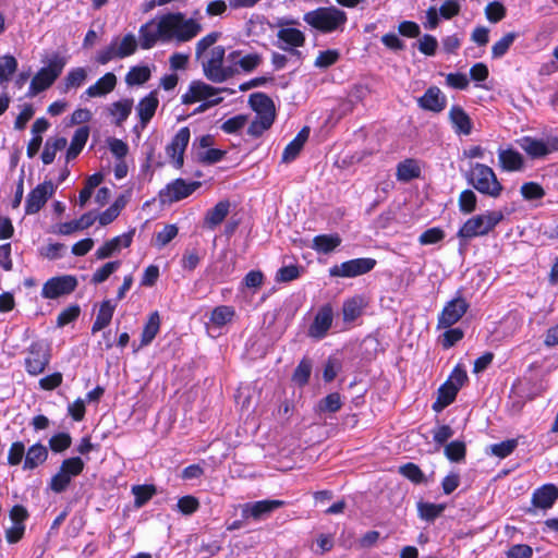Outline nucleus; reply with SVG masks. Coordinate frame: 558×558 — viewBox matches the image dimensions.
I'll use <instances>...</instances> for the list:
<instances>
[{"instance_id": "nucleus-64", "label": "nucleus", "mask_w": 558, "mask_h": 558, "mask_svg": "<svg viewBox=\"0 0 558 558\" xmlns=\"http://www.w3.org/2000/svg\"><path fill=\"white\" fill-rule=\"evenodd\" d=\"M70 483H71V481L68 477V475H65V473L61 469H59L57 474H54L51 477L49 487L54 493H61L66 489V487L69 486Z\"/></svg>"}, {"instance_id": "nucleus-1", "label": "nucleus", "mask_w": 558, "mask_h": 558, "mask_svg": "<svg viewBox=\"0 0 558 558\" xmlns=\"http://www.w3.org/2000/svg\"><path fill=\"white\" fill-rule=\"evenodd\" d=\"M202 31L194 19L183 13L172 12L156 16L140 28V45L143 49L153 48L158 41L182 44L190 41Z\"/></svg>"}, {"instance_id": "nucleus-24", "label": "nucleus", "mask_w": 558, "mask_h": 558, "mask_svg": "<svg viewBox=\"0 0 558 558\" xmlns=\"http://www.w3.org/2000/svg\"><path fill=\"white\" fill-rule=\"evenodd\" d=\"M332 324V310L326 305L318 310L313 324L308 329V335L316 339H322L326 336Z\"/></svg>"}, {"instance_id": "nucleus-36", "label": "nucleus", "mask_w": 558, "mask_h": 558, "mask_svg": "<svg viewBox=\"0 0 558 558\" xmlns=\"http://www.w3.org/2000/svg\"><path fill=\"white\" fill-rule=\"evenodd\" d=\"M154 69V65L132 66L125 75V83L129 86L143 85L150 78Z\"/></svg>"}, {"instance_id": "nucleus-47", "label": "nucleus", "mask_w": 558, "mask_h": 558, "mask_svg": "<svg viewBox=\"0 0 558 558\" xmlns=\"http://www.w3.org/2000/svg\"><path fill=\"white\" fill-rule=\"evenodd\" d=\"M84 461L78 457H73L65 459L62 463L60 469L68 475L70 481H72L73 477L80 475L84 470Z\"/></svg>"}, {"instance_id": "nucleus-60", "label": "nucleus", "mask_w": 558, "mask_h": 558, "mask_svg": "<svg viewBox=\"0 0 558 558\" xmlns=\"http://www.w3.org/2000/svg\"><path fill=\"white\" fill-rule=\"evenodd\" d=\"M132 493L135 496V505L142 507L153 497L155 488L148 485H138L132 488Z\"/></svg>"}, {"instance_id": "nucleus-29", "label": "nucleus", "mask_w": 558, "mask_h": 558, "mask_svg": "<svg viewBox=\"0 0 558 558\" xmlns=\"http://www.w3.org/2000/svg\"><path fill=\"white\" fill-rule=\"evenodd\" d=\"M117 85V76L108 72L101 76L95 84L90 85L86 90L85 95L89 98L102 97L111 93Z\"/></svg>"}, {"instance_id": "nucleus-45", "label": "nucleus", "mask_w": 558, "mask_h": 558, "mask_svg": "<svg viewBox=\"0 0 558 558\" xmlns=\"http://www.w3.org/2000/svg\"><path fill=\"white\" fill-rule=\"evenodd\" d=\"M517 38L515 33H507L504 35L498 41H496L492 47V57L495 59H499L506 54L510 46Z\"/></svg>"}, {"instance_id": "nucleus-51", "label": "nucleus", "mask_w": 558, "mask_h": 558, "mask_svg": "<svg viewBox=\"0 0 558 558\" xmlns=\"http://www.w3.org/2000/svg\"><path fill=\"white\" fill-rule=\"evenodd\" d=\"M340 57V53L336 49H328L324 51H319L318 56L315 59L314 65L319 69H327L330 65L335 64Z\"/></svg>"}, {"instance_id": "nucleus-59", "label": "nucleus", "mask_w": 558, "mask_h": 558, "mask_svg": "<svg viewBox=\"0 0 558 558\" xmlns=\"http://www.w3.org/2000/svg\"><path fill=\"white\" fill-rule=\"evenodd\" d=\"M521 195L527 201L539 199L544 197V189L535 182H527L521 186Z\"/></svg>"}, {"instance_id": "nucleus-48", "label": "nucleus", "mask_w": 558, "mask_h": 558, "mask_svg": "<svg viewBox=\"0 0 558 558\" xmlns=\"http://www.w3.org/2000/svg\"><path fill=\"white\" fill-rule=\"evenodd\" d=\"M247 116L238 114L225 121L220 129L227 134H236L247 124Z\"/></svg>"}, {"instance_id": "nucleus-19", "label": "nucleus", "mask_w": 558, "mask_h": 558, "mask_svg": "<svg viewBox=\"0 0 558 558\" xmlns=\"http://www.w3.org/2000/svg\"><path fill=\"white\" fill-rule=\"evenodd\" d=\"M469 304L462 298H456L447 303L438 317V328L448 329L465 314Z\"/></svg>"}, {"instance_id": "nucleus-61", "label": "nucleus", "mask_w": 558, "mask_h": 558, "mask_svg": "<svg viewBox=\"0 0 558 558\" xmlns=\"http://www.w3.org/2000/svg\"><path fill=\"white\" fill-rule=\"evenodd\" d=\"M120 267V262H109L105 264L102 267L97 269L92 278V281L95 283H101L109 278L118 268Z\"/></svg>"}, {"instance_id": "nucleus-12", "label": "nucleus", "mask_w": 558, "mask_h": 558, "mask_svg": "<svg viewBox=\"0 0 558 558\" xmlns=\"http://www.w3.org/2000/svg\"><path fill=\"white\" fill-rule=\"evenodd\" d=\"M190 137V129L186 126L181 128L166 146L169 162L177 169H180L184 163V153L189 145Z\"/></svg>"}, {"instance_id": "nucleus-31", "label": "nucleus", "mask_w": 558, "mask_h": 558, "mask_svg": "<svg viewBox=\"0 0 558 558\" xmlns=\"http://www.w3.org/2000/svg\"><path fill=\"white\" fill-rule=\"evenodd\" d=\"M158 105L159 99L156 90L150 92L147 96L140 100L136 107V111L143 125H146L154 117Z\"/></svg>"}, {"instance_id": "nucleus-16", "label": "nucleus", "mask_w": 558, "mask_h": 558, "mask_svg": "<svg viewBox=\"0 0 558 558\" xmlns=\"http://www.w3.org/2000/svg\"><path fill=\"white\" fill-rule=\"evenodd\" d=\"M199 186L201 182L189 183L183 179H177L160 191L159 197L162 203H174L190 196Z\"/></svg>"}, {"instance_id": "nucleus-10", "label": "nucleus", "mask_w": 558, "mask_h": 558, "mask_svg": "<svg viewBox=\"0 0 558 558\" xmlns=\"http://www.w3.org/2000/svg\"><path fill=\"white\" fill-rule=\"evenodd\" d=\"M277 38L279 48L282 50H291L302 47L305 43V34L298 28L299 22L289 17H281L277 21Z\"/></svg>"}, {"instance_id": "nucleus-28", "label": "nucleus", "mask_w": 558, "mask_h": 558, "mask_svg": "<svg viewBox=\"0 0 558 558\" xmlns=\"http://www.w3.org/2000/svg\"><path fill=\"white\" fill-rule=\"evenodd\" d=\"M558 498V488L554 484H545L533 493L532 502L542 509L551 508Z\"/></svg>"}, {"instance_id": "nucleus-22", "label": "nucleus", "mask_w": 558, "mask_h": 558, "mask_svg": "<svg viewBox=\"0 0 558 558\" xmlns=\"http://www.w3.org/2000/svg\"><path fill=\"white\" fill-rule=\"evenodd\" d=\"M417 104L424 110L440 112L446 108L447 98L438 87L432 86L418 98Z\"/></svg>"}, {"instance_id": "nucleus-55", "label": "nucleus", "mask_w": 558, "mask_h": 558, "mask_svg": "<svg viewBox=\"0 0 558 558\" xmlns=\"http://www.w3.org/2000/svg\"><path fill=\"white\" fill-rule=\"evenodd\" d=\"M517 446L518 441L515 439H508L499 444L492 445L489 447V451L492 454L504 459L511 454L513 450L517 448Z\"/></svg>"}, {"instance_id": "nucleus-14", "label": "nucleus", "mask_w": 558, "mask_h": 558, "mask_svg": "<svg viewBox=\"0 0 558 558\" xmlns=\"http://www.w3.org/2000/svg\"><path fill=\"white\" fill-rule=\"evenodd\" d=\"M374 266L375 260L372 258H355L332 266L329 269V275L331 277L352 278L368 272Z\"/></svg>"}, {"instance_id": "nucleus-21", "label": "nucleus", "mask_w": 558, "mask_h": 558, "mask_svg": "<svg viewBox=\"0 0 558 558\" xmlns=\"http://www.w3.org/2000/svg\"><path fill=\"white\" fill-rule=\"evenodd\" d=\"M227 62H231L234 68V75L240 71L252 72L262 62V57L258 53L242 54L239 50H233L227 56Z\"/></svg>"}, {"instance_id": "nucleus-17", "label": "nucleus", "mask_w": 558, "mask_h": 558, "mask_svg": "<svg viewBox=\"0 0 558 558\" xmlns=\"http://www.w3.org/2000/svg\"><path fill=\"white\" fill-rule=\"evenodd\" d=\"M9 517L11 524L5 529V539L9 544H15L24 536L28 512L23 506L16 505L10 510Z\"/></svg>"}, {"instance_id": "nucleus-39", "label": "nucleus", "mask_w": 558, "mask_h": 558, "mask_svg": "<svg viewBox=\"0 0 558 558\" xmlns=\"http://www.w3.org/2000/svg\"><path fill=\"white\" fill-rule=\"evenodd\" d=\"M160 329V316L158 312H153L145 324L142 337H141V347L148 345L157 336Z\"/></svg>"}, {"instance_id": "nucleus-35", "label": "nucleus", "mask_w": 558, "mask_h": 558, "mask_svg": "<svg viewBox=\"0 0 558 558\" xmlns=\"http://www.w3.org/2000/svg\"><path fill=\"white\" fill-rule=\"evenodd\" d=\"M367 301L361 295L353 296L343 303V319L344 322L355 320L366 307Z\"/></svg>"}, {"instance_id": "nucleus-44", "label": "nucleus", "mask_w": 558, "mask_h": 558, "mask_svg": "<svg viewBox=\"0 0 558 558\" xmlns=\"http://www.w3.org/2000/svg\"><path fill=\"white\" fill-rule=\"evenodd\" d=\"M87 77V72L84 68L72 69L64 78V92L71 88L80 87Z\"/></svg>"}, {"instance_id": "nucleus-18", "label": "nucleus", "mask_w": 558, "mask_h": 558, "mask_svg": "<svg viewBox=\"0 0 558 558\" xmlns=\"http://www.w3.org/2000/svg\"><path fill=\"white\" fill-rule=\"evenodd\" d=\"M284 506V501L278 499H265L244 504L242 517L244 519L262 520L267 518L272 511Z\"/></svg>"}, {"instance_id": "nucleus-53", "label": "nucleus", "mask_w": 558, "mask_h": 558, "mask_svg": "<svg viewBox=\"0 0 558 558\" xmlns=\"http://www.w3.org/2000/svg\"><path fill=\"white\" fill-rule=\"evenodd\" d=\"M445 454L450 461L453 462L463 460L465 457V444L460 440L449 442L445 447Z\"/></svg>"}, {"instance_id": "nucleus-58", "label": "nucleus", "mask_w": 558, "mask_h": 558, "mask_svg": "<svg viewBox=\"0 0 558 558\" xmlns=\"http://www.w3.org/2000/svg\"><path fill=\"white\" fill-rule=\"evenodd\" d=\"M72 439L68 433H59L49 439V447L53 452H62L71 446Z\"/></svg>"}, {"instance_id": "nucleus-41", "label": "nucleus", "mask_w": 558, "mask_h": 558, "mask_svg": "<svg viewBox=\"0 0 558 558\" xmlns=\"http://www.w3.org/2000/svg\"><path fill=\"white\" fill-rule=\"evenodd\" d=\"M421 174V166L414 159H405L397 167V179L399 181L408 182L412 179L418 178Z\"/></svg>"}, {"instance_id": "nucleus-2", "label": "nucleus", "mask_w": 558, "mask_h": 558, "mask_svg": "<svg viewBox=\"0 0 558 558\" xmlns=\"http://www.w3.org/2000/svg\"><path fill=\"white\" fill-rule=\"evenodd\" d=\"M303 21L314 29L329 34L342 31L347 24V13L336 7H323L304 14Z\"/></svg>"}, {"instance_id": "nucleus-3", "label": "nucleus", "mask_w": 558, "mask_h": 558, "mask_svg": "<svg viewBox=\"0 0 558 558\" xmlns=\"http://www.w3.org/2000/svg\"><path fill=\"white\" fill-rule=\"evenodd\" d=\"M204 75L214 83H222L234 76V68L227 62L226 49L215 46L201 58Z\"/></svg>"}, {"instance_id": "nucleus-23", "label": "nucleus", "mask_w": 558, "mask_h": 558, "mask_svg": "<svg viewBox=\"0 0 558 558\" xmlns=\"http://www.w3.org/2000/svg\"><path fill=\"white\" fill-rule=\"evenodd\" d=\"M498 161L500 168L507 172L522 171L525 167L524 157L513 148H499Z\"/></svg>"}, {"instance_id": "nucleus-50", "label": "nucleus", "mask_w": 558, "mask_h": 558, "mask_svg": "<svg viewBox=\"0 0 558 558\" xmlns=\"http://www.w3.org/2000/svg\"><path fill=\"white\" fill-rule=\"evenodd\" d=\"M17 61L13 56H3L0 58V84L7 82L16 71Z\"/></svg>"}, {"instance_id": "nucleus-46", "label": "nucleus", "mask_w": 558, "mask_h": 558, "mask_svg": "<svg viewBox=\"0 0 558 558\" xmlns=\"http://www.w3.org/2000/svg\"><path fill=\"white\" fill-rule=\"evenodd\" d=\"M84 461L78 457H73L65 459L62 463L60 469L68 475L70 481H72L73 477L80 475L84 470Z\"/></svg>"}, {"instance_id": "nucleus-15", "label": "nucleus", "mask_w": 558, "mask_h": 558, "mask_svg": "<svg viewBox=\"0 0 558 558\" xmlns=\"http://www.w3.org/2000/svg\"><path fill=\"white\" fill-rule=\"evenodd\" d=\"M56 185L51 181H45L33 189L25 202V213L34 215L38 213L47 201L54 194Z\"/></svg>"}, {"instance_id": "nucleus-20", "label": "nucleus", "mask_w": 558, "mask_h": 558, "mask_svg": "<svg viewBox=\"0 0 558 558\" xmlns=\"http://www.w3.org/2000/svg\"><path fill=\"white\" fill-rule=\"evenodd\" d=\"M49 363V353L45 345L34 343L29 348L28 356L25 359V367L29 375L36 376L43 373Z\"/></svg>"}, {"instance_id": "nucleus-11", "label": "nucleus", "mask_w": 558, "mask_h": 558, "mask_svg": "<svg viewBox=\"0 0 558 558\" xmlns=\"http://www.w3.org/2000/svg\"><path fill=\"white\" fill-rule=\"evenodd\" d=\"M519 147L531 158H543L551 153L558 151V140L555 137L535 138L523 136L517 141Z\"/></svg>"}, {"instance_id": "nucleus-37", "label": "nucleus", "mask_w": 558, "mask_h": 558, "mask_svg": "<svg viewBox=\"0 0 558 558\" xmlns=\"http://www.w3.org/2000/svg\"><path fill=\"white\" fill-rule=\"evenodd\" d=\"M341 244V238L338 234H320L313 239L312 247L318 252L328 254Z\"/></svg>"}, {"instance_id": "nucleus-33", "label": "nucleus", "mask_w": 558, "mask_h": 558, "mask_svg": "<svg viewBox=\"0 0 558 558\" xmlns=\"http://www.w3.org/2000/svg\"><path fill=\"white\" fill-rule=\"evenodd\" d=\"M310 131L307 128H304L299 132L293 141H291L284 148L282 153V161L291 162L293 161L300 151L302 150L305 142L308 138Z\"/></svg>"}, {"instance_id": "nucleus-9", "label": "nucleus", "mask_w": 558, "mask_h": 558, "mask_svg": "<svg viewBox=\"0 0 558 558\" xmlns=\"http://www.w3.org/2000/svg\"><path fill=\"white\" fill-rule=\"evenodd\" d=\"M65 65V59L54 56L50 61L48 66L40 69L36 75L33 77L27 96L34 97L38 93L50 87L53 82L61 74L63 68Z\"/></svg>"}, {"instance_id": "nucleus-63", "label": "nucleus", "mask_w": 558, "mask_h": 558, "mask_svg": "<svg viewBox=\"0 0 558 558\" xmlns=\"http://www.w3.org/2000/svg\"><path fill=\"white\" fill-rule=\"evenodd\" d=\"M399 472L410 481L414 483H421L424 478V475L421 469L414 463H407L399 468Z\"/></svg>"}, {"instance_id": "nucleus-54", "label": "nucleus", "mask_w": 558, "mask_h": 558, "mask_svg": "<svg viewBox=\"0 0 558 558\" xmlns=\"http://www.w3.org/2000/svg\"><path fill=\"white\" fill-rule=\"evenodd\" d=\"M477 197L471 190H464L459 195V208L464 214H470L475 210Z\"/></svg>"}, {"instance_id": "nucleus-49", "label": "nucleus", "mask_w": 558, "mask_h": 558, "mask_svg": "<svg viewBox=\"0 0 558 558\" xmlns=\"http://www.w3.org/2000/svg\"><path fill=\"white\" fill-rule=\"evenodd\" d=\"M445 506L432 502H418V514L423 520L432 521L444 511Z\"/></svg>"}, {"instance_id": "nucleus-38", "label": "nucleus", "mask_w": 558, "mask_h": 558, "mask_svg": "<svg viewBox=\"0 0 558 558\" xmlns=\"http://www.w3.org/2000/svg\"><path fill=\"white\" fill-rule=\"evenodd\" d=\"M48 458V450L41 444L33 445L26 452L24 469H35Z\"/></svg>"}, {"instance_id": "nucleus-34", "label": "nucleus", "mask_w": 558, "mask_h": 558, "mask_svg": "<svg viewBox=\"0 0 558 558\" xmlns=\"http://www.w3.org/2000/svg\"><path fill=\"white\" fill-rule=\"evenodd\" d=\"M116 306V303L110 300H106L100 304L98 314L92 327L93 332L100 331L110 324Z\"/></svg>"}, {"instance_id": "nucleus-40", "label": "nucleus", "mask_w": 558, "mask_h": 558, "mask_svg": "<svg viewBox=\"0 0 558 558\" xmlns=\"http://www.w3.org/2000/svg\"><path fill=\"white\" fill-rule=\"evenodd\" d=\"M459 389L456 386L448 384L447 381L438 389V398L433 404V409L436 412H440L448 407L454 399Z\"/></svg>"}, {"instance_id": "nucleus-62", "label": "nucleus", "mask_w": 558, "mask_h": 558, "mask_svg": "<svg viewBox=\"0 0 558 558\" xmlns=\"http://www.w3.org/2000/svg\"><path fill=\"white\" fill-rule=\"evenodd\" d=\"M445 238V232L440 228H430L424 231L420 238L418 242L422 245H430L440 242Z\"/></svg>"}, {"instance_id": "nucleus-13", "label": "nucleus", "mask_w": 558, "mask_h": 558, "mask_svg": "<svg viewBox=\"0 0 558 558\" xmlns=\"http://www.w3.org/2000/svg\"><path fill=\"white\" fill-rule=\"evenodd\" d=\"M77 286V280L74 276L63 275L50 278L47 280L41 289V296L45 299H57L70 294Z\"/></svg>"}, {"instance_id": "nucleus-7", "label": "nucleus", "mask_w": 558, "mask_h": 558, "mask_svg": "<svg viewBox=\"0 0 558 558\" xmlns=\"http://www.w3.org/2000/svg\"><path fill=\"white\" fill-rule=\"evenodd\" d=\"M468 179L477 192L493 198L499 197L504 190L494 170L484 163H473Z\"/></svg>"}, {"instance_id": "nucleus-26", "label": "nucleus", "mask_w": 558, "mask_h": 558, "mask_svg": "<svg viewBox=\"0 0 558 558\" xmlns=\"http://www.w3.org/2000/svg\"><path fill=\"white\" fill-rule=\"evenodd\" d=\"M454 132L459 135H470L473 123L469 114L459 106H452L448 112Z\"/></svg>"}, {"instance_id": "nucleus-52", "label": "nucleus", "mask_w": 558, "mask_h": 558, "mask_svg": "<svg viewBox=\"0 0 558 558\" xmlns=\"http://www.w3.org/2000/svg\"><path fill=\"white\" fill-rule=\"evenodd\" d=\"M220 38V33L213 32L207 34L205 37L199 39L196 44L195 54L197 59L204 57V54L213 48L216 41Z\"/></svg>"}, {"instance_id": "nucleus-4", "label": "nucleus", "mask_w": 558, "mask_h": 558, "mask_svg": "<svg viewBox=\"0 0 558 558\" xmlns=\"http://www.w3.org/2000/svg\"><path fill=\"white\" fill-rule=\"evenodd\" d=\"M505 218L500 209L485 210L469 218L458 231V236L470 240L492 232Z\"/></svg>"}, {"instance_id": "nucleus-8", "label": "nucleus", "mask_w": 558, "mask_h": 558, "mask_svg": "<svg viewBox=\"0 0 558 558\" xmlns=\"http://www.w3.org/2000/svg\"><path fill=\"white\" fill-rule=\"evenodd\" d=\"M138 41L133 34L116 37L108 47L97 53L96 61L100 64H107L113 59L126 58L136 51Z\"/></svg>"}, {"instance_id": "nucleus-5", "label": "nucleus", "mask_w": 558, "mask_h": 558, "mask_svg": "<svg viewBox=\"0 0 558 558\" xmlns=\"http://www.w3.org/2000/svg\"><path fill=\"white\" fill-rule=\"evenodd\" d=\"M221 92L222 89L203 81H192L186 92L181 96V101L183 105L201 102V106L195 110L196 113H199L220 104L223 100L220 96Z\"/></svg>"}, {"instance_id": "nucleus-32", "label": "nucleus", "mask_w": 558, "mask_h": 558, "mask_svg": "<svg viewBox=\"0 0 558 558\" xmlns=\"http://www.w3.org/2000/svg\"><path fill=\"white\" fill-rule=\"evenodd\" d=\"M130 201V193H125L116 198L113 204L102 211L98 217V221L101 226H107L118 218L121 210L126 206Z\"/></svg>"}, {"instance_id": "nucleus-42", "label": "nucleus", "mask_w": 558, "mask_h": 558, "mask_svg": "<svg viewBox=\"0 0 558 558\" xmlns=\"http://www.w3.org/2000/svg\"><path fill=\"white\" fill-rule=\"evenodd\" d=\"M89 131L87 128H80L75 131L71 141L70 147L66 151V160H72L77 157L88 140Z\"/></svg>"}, {"instance_id": "nucleus-57", "label": "nucleus", "mask_w": 558, "mask_h": 558, "mask_svg": "<svg viewBox=\"0 0 558 558\" xmlns=\"http://www.w3.org/2000/svg\"><path fill=\"white\" fill-rule=\"evenodd\" d=\"M312 372V363L307 360L301 361L293 373V381L300 386L305 385L308 381Z\"/></svg>"}, {"instance_id": "nucleus-27", "label": "nucleus", "mask_w": 558, "mask_h": 558, "mask_svg": "<svg viewBox=\"0 0 558 558\" xmlns=\"http://www.w3.org/2000/svg\"><path fill=\"white\" fill-rule=\"evenodd\" d=\"M234 314V310L231 306L221 305L214 308L207 323L208 332L211 333L227 326L232 322Z\"/></svg>"}, {"instance_id": "nucleus-6", "label": "nucleus", "mask_w": 558, "mask_h": 558, "mask_svg": "<svg viewBox=\"0 0 558 558\" xmlns=\"http://www.w3.org/2000/svg\"><path fill=\"white\" fill-rule=\"evenodd\" d=\"M250 105L256 112V118L251 122L247 133L252 136H259L268 130L275 121L274 101L264 94H253L250 97Z\"/></svg>"}, {"instance_id": "nucleus-43", "label": "nucleus", "mask_w": 558, "mask_h": 558, "mask_svg": "<svg viewBox=\"0 0 558 558\" xmlns=\"http://www.w3.org/2000/svg\"><path fill=\"white\" fill-rule=\"evenodd\" d=\"M133 108V100L132 99H121L119 101L113 102L110 108L109 112L114 119V122L117 124H121L124 122Z\"/></svg>"}, {"instance_id": "nucleus-56", "label": "nucleus", "mask_w": 558, "mask_h": 558, "mask_svg": "<svg viewBox=\"0 0 558 558\" xmlns=\"http://www.w3.org/2000/svg\"><path fill=\"white\" fill-rule=\"evenodd\" d=\"M177 508L182 514L190 515L198 510L199 500L192 495L183 496L178 500Z\"/></svg>"}, {"instance_id": "nucleus-25", "label": "nucleus", "mask_w": 558, "mask_h": 558, "mask_svg": "<svg viewBox=\"0 0 558 558\" xmlns=\"http://www.w3.org/2000/svg\"><path fill=\"white\" fill-rule=\"evenodd\" d=\"M132 236L133 233L128 232L107 241L95 252L96 258L105 259L120 252L122 247H129L132 243Z\"/></svg>"}, {"instance_id": "nucleus-30", "label": "nucleus", "mask_w": 558, "mask_h": 558, "mask_svg": "<svg viewBox=\"0 0 558 558\" xmlns=\"http://www.w3.org/2000/svg\"><path fill=\"white\" fill-rule=\"evenodd\" d=\"M230 211V202L227 199L218 202L211 209L207 210L204 217V226L210 230L219 226Z\"/></svg>"}]
</instances>
